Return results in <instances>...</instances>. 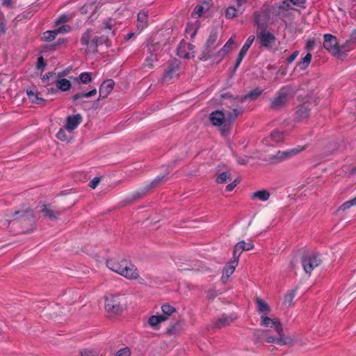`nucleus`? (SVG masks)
Listing matches in <instances>:
<instances>
[{
  "instance_id": "nucleus-1",
  "label": "nucleus",
  "mask_w": 356,
  "mask_h": 356,
  "mask_svg": "<svg viewBox=\"0 0 356 356\" xmlns=\"http://www.w3.org/2000/svg\"><path fill=\"white\" fill-rule=\"evenodd\" d=\"M106 266L110 270L127 279L136 280L139 277L136 267L127 260L118 261L115 259H109L106 261Z\"/></svg>"
},
{
  "instance_id": "nucleus-2",
  "label": "nucleus",
  "mask_w": 356,
  "mask_h": 356,
  "mask_svg": "<svg viewBox=\"0 0 356 356\" xmlns=\"http://www.w3.org/2000/svg\"><path fill=\"white\" fill-rule=\"evenodd\" d=\"M292 94V88L290 86H282L276 93L275 97L271 100L270 108L273 110H279L284 107L288 102Z\"/></svg>"
},
{
  "instance_id": "nucleus-3",
  "label": "nucleus",
  "mask_w": 356,
  "mask_h": 356,
  "mask_svg": "<svg viewBox=\"0 0 356 356\" xmlns=\"http://www.w3.org/2000/svg\"><path fill=\"white\" fill-rule=\"evenodd\" d=\"M225 113L221 111H215L209 115V120L214 126H219L220 131L223 136H226L230 130V124L225 118Z\"/></svg>"
},
{
  "instance_id": "nucleus-4",
  "label": "nucleus",
  "mask_w": 356,
  "mask_h": 356,
  "mask_svg": "<svg viewBox=\"0 0 356 356\" xmlns=\"http://www.w3.org/2000/svg\"><path fill=\"white\" fill-rule=\"evenodd\" d=\"M124 309V305L122 304L119 296L111 294L106 297L105 309L111 315H119Z\"/></svg>"
},
{
  "instance_id": "nucleus-5",
  "label": "nucleus",
  "mask_w": 356,
  "mask_h": 356,
  "mask_svg": "<svg viewBox=\"0 0 356 356\" xmlns=\"http://www.w3.org/2000/svg\"><path fill=\"white\" fill-rule=\"evenodd\" d=\"M322 263V259L319 255L314 253L307 254L302 259V265L305 272L310 274L312 271L316 267L319 266Z\"/></svg>"
},
{
  "instance_id": "nucleus-6",
  "label": "nucleus",
  "mask_w": 356,
  "mask_h": 356,
  "mask_svg": "<svg viewBox=\"0 0 356 356\" xmlns=\"http://www.w3.org/2000/svg\"><path fill=\"white\" fill-rule=\"evenodd\" d=\"M243 100V98L234 99L232 100L234 103L232 107H230L229 111H226V116L227 117V121H229V124L243 113V108L238 104V102H242Z\"/></svg>"
},
{
  "instance_id": "nucleus-7",
  "label": "nucleus",
  "mask_w": 356,
  "mask_h": 356,
  "mask_svg": "<svg viewBox=\"0 0 356 356\" xmlns=\"http://www.w3.org/2000/svg\"><path fill=\"white\" fill-rule=\"evenodd\" d=\"M268 343H276L279 346H293L294 340L290 337H285L283 329L281 332H277V337L269 335L266 337Z\"/></svg>"
},
{
  "instance_id": "nucleus-8",
  "label": "nucleus",
  "mask_w": 356,
  "mask_h": 356,
  "mask_svg": "<svg viewBox=\"0 0 356 356\" xmlns=\"http://www.w3.org/2000/svg\"><path fill=\"white\" fill-rule=\"evenodd\" d=\"M257 38L261 46L266 48H270L276 40L275 35L266 29L258 33Z\"/></svg>"
},
{
  "instance_id": "nucleus-9",
  "label": "nucleus",
  "mask_w": 356,
  "mask_h": 356,
  "mask_svg": "<svg viewBox=\"0 0 356 356\" xmlns=\"http://www.w3.org/2000/svg\"><path fill=\"white\" fill-rule=\"evenodd\" d=\"M323 47L334 55L339 52V49L337 45V39L331 34L324 35Z\"/></svg>"
},
{
  "instance_id": "nucleus-10",
  "label": "nucleus",
  "mask_w": 356,
  "mask_h": 356,
  "mask_svg": "<svg viewBox=\"0 0 356 356\" xmlns=\"http://www.w3.org/2000/svg\"><path fill=\"white\" fill-rule=\"evenodd\" d=\"M304 149L305 147L298 146L297 147L290 149L286 151H278L275 156V159L277 162H281L299 154Z\"/></svg>"
},
{
  "instance_id": "nucleus-11",
  "label": "nucleus",
  "mask_w": 356,
  "mask_h": 356,
  "mask_svg": "<svg viewBox=\"0 0 356 356\" xmlns=\"http://www.w3.org/2000/svg\"><path fill=\"white\" fill-rule=\"evenodd\" d=\"M165 175H159L152 181L144 186L143 188L136 191L134 194L135 198H141L150 190L158 186L161 181L164 179Z\"/></svg>"
},
{
  "instance_id": "nucleus-12",
  "label": "nucleus",
  "mask_w": 356,
  "mask_h": 356,
  "mask_svg": "<svg viewBox=\"0 0 356 356\" xmlns=\"http://www.w3.org/2000/svg\"><path fill=\"white\" fill-rule=\"evenodd\" d=\"M12 217L13 220H19L20 221L33 222L35 219L34 212L31 209L16 211L13 213Z\"/></svg>"
},
{
  "instance_id": "nucleus-13",
  "label": "nucleus",
  "mask_w": 356,
  "mask_h": 356,
  "mask_svg": "<svg viewBox=\"0 0 356 356\" xmlns=\"http://www.w3.org/2000/svg\"><path fill=\"white\" fill-rule=\"evenodd\" d=\"M218 33L217 29H212L206 42L205 53L208 55V56H211V53L216 48V43L218 39Z\"/></svg>"
},
{
  "instance_id": "nucleus-14",
  "label": "nucleus",
  "mask_w": 356,
  "mask_h": 356,
  "mask_svg": "<svg viewBox=\"0 0 356 356\" xmlns=\"http://www.w3.org/2000/svg\"><path fill=\"white\" fill-rule=\"evenodd\" d=\"M261 325L264 327H274L277 332H282V325L277 319H273L267 316V315H261Z\"/></svg>"
},
{
  "instance_id": "nucleus-15",
  "label": "nucleus",
  "mask_w": 356,
  "mask_h": 356,
  "mask_svg": "<svg viewBox=\"0 0 356 356\" xmlns=\"http://www.w3.org/2000/svg\"><path fill=\"white\" fill-rule=\"evenodd\" d=\"M82 122V116L81 114L69 115L66 119L65 129L67 131H73L76 129Z\"/></svg>"
},
{
  "instance_id": "nucleus-16",
  "label": "nucleus",
  "mask_w": 356,
  "mask_h": 356,
  "mask_svg": "<svg viewBox=\"0 0 356 356\" xmlns=\"http://www.w3.org/2000/svg\"><path fill=\"white\" fill-rule=\"evenodd\" d=\"M41 213L44 217L51 220H57L61 215V212L53 209L50 204H44L42 206Z\"/></svg>"
},
{
  "instance_id": "nucleus-17",
  "label": "nucleus",
  "mask_w": 356,
  "mask_h": 356,
  "mask_svg": "<svg viewBox=\"0 0 356 356\" xmlns=\"http://www.w3.org/2000/svg\"><path fill=\"white\" fill-rule=\"evenodd\" d=\"M114 86V81L112 79L105 80L99 89V97L106 98L112 91Z\"/></svg>"
},
{
  "instance_id": "nucleus-18",
  "label": "nucleus",
  "mask_w": 356,
  "mask_h": 356,
  "mask_svg": "<svg viewBox=\"0 0 356 356\" xmlns=\"http://www.w3.org/2000/svg\"><path fill=\"white\" fill-rule=\"evenodd\" d=\"M179 66L176 64H172L168 67V70L164 73L163 79L164 81H170L173 77H177L179 73Z\"/></svg>"
},
{
  "instance_id": "nucleus-19",
  "label": "nucleus",
  "mask_w": 356,
  "mask_h": 356,
  "mask_svg": "<svg viewBox=\"0 0 356 356\" xmlns=\"http://www.w3.org/2000/svg\"><path fill=\"white\" fill-rule=\"evenodd\" d=\"M310 113V108L308 106L304 104L298 106L295 113V118L298 120H302L307 118Z\"/></svg>"
},
{
  "instance_id": "nucleus-20",
  "label": "nucleus",
  "mask_w": 356,
  "mask_h": 356,
  "mask_svg": "<svg viewBox=\"0 0 356 356\" xmlns=\"http://www.w3.org/2000/svg\"><path fill=\"white\" fill-rule=\"evenodd\" d=\"M137 28L140 31H143L148 24V14L145 11H140L138 14Z\"/></svg>"
},
{
  "instance_id": "nucleus-21",
  "label": "nucleus",
  "mask_w": 356,
  "mask_h": 356,
  "mask_svg": "<svg viewBox=\"0 0 356 356\" xmlns=\"http://www.w3.org/2000/svg\"><path fill=\"white\" fill-rule=\"evenodd\" d=\"M237 265L238 261L236 259H233L229 264L226 265L223 268L222 279L228 278L232 275Z\"/></svg>"
},
{
  "instance_id": "nucleus-22",
  "label": "nucleus",
  "mask_w": 356,
  "mask_h": 356,
  "mask_svg": "<svg viewBox=\"0 0 356 356\" xmlns=\"http://www.w3.org/2000/svg\"><path fill=\"white\" fill-rule=\"evenodd\" d=\"M256 304L257 307V311L261 315H268L270 312V307L269 305L261 298L257 297L256 298Z\"/></svg>"
},
{
  "instance_id": "nucleus-23",
  "label": "nucleus",
  "mask_w": 356,
  "mask_h": 356,
  "mask_svg": "<svg viewBox=\"0 0 356 356\" xmlns=\"http://www.w3.org/2000/svg\"><path fill=\"white\" fill-rule=\"evenodd\" d=\"M166 321V318H164L161 315H152L148 319V324L154 329L159 330L160 328V323Z\"/></svg>"
},
{
  "instance_id": "nucleus-24",
  "label": "nucleus",
  "mask_w": 356,
  "mask_h": 356,
  "mask_svg": "<svg viewBox=\"0 0 356 356\" xmlns=\"http://www.w3.org/2000/svg\"><path fill=\"white\" fill-rule=\"evenodd\" d=\"M234 319V318L232 316L222 315L215 322L214 325L216 327L222 328L229 325L232 322H233Z\"/></svg>"
},
{
  "instance_id": "nucleus-25",
  "label": "nucleus",
  "mask_w": 356,
  "mask_h": 356,
  "mask_svg": "<svg viewBox=\"0 0 356 356\" xmlns=\"http://www.w3.org/2000/svg\"><path fill=\"white\" fill-rule=\"evenodd\" d=\"M26 94L32 103L40 104L44 102V99L38 97V92L34 89L26 90Z\"/></svg>"
},
{
  "instance_id": "nucleus-26",
  "label": "nucleus",
  "mask_w": 356,
  "mask_h": 356,
  "mask_svg": "<svg viewBox=\"0 0 356 356\" xmlns=\"http://www.w3.org/2000/svg\"><path fill=\"white\" fill-rule=\"evenodd\" d=\"M270 195V193L268 191L260 190L252 193V199L265 202L269 199Z\"/></svg>"
},
{
  "instance_id": "nucleus-27",
  "label": "nucleus",
  "mask_w": 356,
  "mask_h": 356,
  "mask_svg": "<svg viewBox=\"0 0 356 356\" xmlns=\"http://www.w3.org/2000/svg\"><path fill=\"white\" fill-rule=\"evenodd\" d=\"M56 86L62 92H66L71 88L72 84L67 79H60L56 81Z\"/></svg>"
},
{
  "instance_id": "nucleus-28",
  "label": "nucleus",
  "mask_w": 356,
  "mask_h": 356,
  "mask_svg": "<svg viewBox=\"0 0 356 356\" xmlns=\"http://www.w3.org/2000/svg\"><path fill=\"white\" fill-rule=\"evenodd\" d=\"M177 50V55L181 58L188 59V58L194 57L193 52H192V53H191L189 51L186 52L187 49H186V45H182V43H181L179 45Z\"/></svg>"
},
{
  "instance_id": "nucleus-29",
  "label": "nucleus",
  "mask_w": 356,
  "mask_h": 356,
  "mask_svg": "<svg viewBox=\"0 0 356 356\" xmlns=\"http://www.w3.org/2000/svg\"><path fill=\"white\" fill-rule=\"evenodd\" d=\"M97 94V90L95 88L91 90L88 92H79L72 96V100L76 102L83 97H90L95 96Z\"/></svg>"
},
{
  "instance_id": "nucleus-30",
  "label": "nucleus",
  "mask_w": 356,
  "mask_h": 356,
  "mask_svg": "<svg viewBox=\"0 0 356 356\" xmlns=\"http://www.w3.org/2000/svg\"><path fill=\"white\" fill-rule=\"evenodd\" d=\"M161 310L163 314L160 315L163 316L164 318H166V321L168 319L169 316L176 311L174 307L168 304L163 305L161 307Z\"/></svg>"
},
{
  "instance_id": "nucleus-31",
  "label": "nucleus",
  "mask_w": 356,
  "mask_h": 356,
  "mask_svg": "<svg viewBox=\"0 0 356 356\" xmlns=\"http://www.w3.org/2000/svg\"><path fill=\"white\" fill-rule=\"evenodd\" d=\"M255 38L254 35H250L248 38V39L246 40L245 44H243V46L242 47L239 54L243 55L245 56L248 49H250V47H251L252 44L253 43L254 40Z\"/></svg>"
},
{
  "instance_id": "nucleus-32",
  "label": "nucleus",
  "mask_w": 356,
  "mask_h": 356,
  "mask_svg": "<svg viewBox=\"0 0 356 356\" xmlns=\"http://www.w3.org/2000/svg\"><path fill=\"white\" fill-rule=\"evenodd\" d=\"M161 49V45L159 42L151 44L147 46V51L149 55H156L157 56L158 53L160 52Z\"/></svg>"
},
{
  "instance_id": "nucleus-33",
  "label": "nucleus",
  "mask_w": 356,
  "mask_h": 356,
  "mask_svg": "<svg viewBox=\"0 0 356 356\" xmlns=\"http://www.w3.org/2000/svg\"><path fill=\"white\" fill-rule=\"evenodd\" d=\"M244 245V241H241L236 244L233 251V259H236L238 261V258L243 252L241 249V245Z\"/></svg>"
},
{
  "instance_id": "nucleus-34",
  "label": "nucleus",
  "mask_w": 356,
  "mask_h": 356,
  "mask_svg": "<svg viewBox=\"0 0 356 356\" xmlns=\"http://www.w3.org/2000/svg\"><path fill=\"white\" fill-rule=\"evenodd\" d=\"M312 60V54L307 53V55L299 62L298 65L302 70H305L309 65Z\"/></svg>"
},
{
  "instance_id": "nucleus-35",
  "label": "nucleus",
  "mask_w": 356,
  "mask_h": 356,
  "mask_svg": "<svg viewBox=\"0 0 356 356\" xmlns=\"http://www.w3.org/2000/svg\"><path fill=\"white\" fill-rule=\"evenodd\" d=\"M91 33L92 31L90 29H88L86 31H85L81 38V44L83 46H88L89 45V41L91 39Z\"/></svg>"
},
{
  "instance_id": "nucleus-36",
  "label": "nucleus",
  "mask_w": 356,
  "mask_h": 356,
  "mask_svg": "<svg viewBox=\"0 0 356 356\" xmlns=\"http://www.w3.org/2000/svg\"><path fill=\"white\" fill-rule=\"evenodd\" d=\"M56 35L57 34L55 29L52 31H47L43 33L42 40L45 42H51L56 38Z\"/></svg>"
},
{
  "instance_id": "nucleus-37",
  "label": "nucleus",
  "mask_w": 356,
  "mask_h": 356,
  "mask_svg": "<svg viewBox=\"0 0 356 356\" xmlns=\"http://www.w3.org/2000/svg\"><path fill=\"white\" fill-rule=\"evenodd\" d=\"M231 174L228 172L220 173L216 178V182L218 184H224L227 180H231Z\"/></svg>"
},
{
  "instance_id": "nucleus-38",
  "label": "nucleus",
  "mask_w": 356,
  "mask_h": 356,
  "mask_svg": "<svg viewBox=\"0 0 356 356\" xmlns=\"http://www.w3.org/2000/svg\"><path fill=\"white\" fill-rule=\"evenodd\" d=\"M157 60L158 58L156 55H149L145 58L143 65L151 69L153 67V63Z\"/></svg>"
},
{
  "instance_id": "nucleus-39",
  "label": "nucleus",
  "mask_w": 356,
  "mask_h": 356,
  "mask_svg": "<svg viewBox=\"0 0 356 356\" xmlns=\"http://www.w3.org/2000/svg\"><path fill=\"white\" fill-rule=\"evenodd\" d=\"M270 136L272 140L276 143L282 142L284 139L283 132L277 130L272 131Z\"/></svg>"
},
{
  "instance_id": "nucleus-40",
  "label": "nucleus",
  "mask_w": 356,
  "mask_h": 356,
  "mask_svg": "<svg viewBox=\"0 0 356 356\" xmlns=\"http://www.w3.org/2000/svg\"><path fill=\"white\" fill-rule=\"evenodd\" d=\"M353 206H356V202H355V198H353V200H348V201H346L344 203H343L338 209V211H345L348 209H350L351 207Z\"/></svg>"
},
{
  "instance_id": "nucleus-41",
  "label": "nucleus",
  "mask_w": 356,
  "mask_h": 356,
  "mask_svg": "<svg viewBox=\"0 0 356 356\" xmlns=\"http://www.w3.org/2000/svg\"><path fill=\"white\" fill-rule=\"evenodd\" d=\"M305 1L306 0H283L282 3L289 8L291 5L302 6Z\"/></svg>"
},
{
  "instance_id": "nucleus-42",
  "label": "nucleus",
  "mask_w": 356,
  "mask_h": 356,
  "mask_svg": "<svg viewBox=\"0 0 356 356\" xmlns=\"http://www.w3.org/2000/svg\"><path fill=\"white\" fill-rule=\"evenodd\" d=\"M179 326V322L177 321L175 323L169 326L166 330V333L169 335H175L179 332L178 327Z\"/></svg>"
},
{
  "instance_id": "nucleus-43",
  "label": "nucleus",
  "mask_w": 356,
  "mask_h": 356,
  "mask_svg": "<svg viewBox=\"0 0 356 356\" xmlns=\"http://www.w3.org/2000/svg\"><path fill=\"white\" fill-rule=\"evenodd\" d=\"M262 93V90L259 88H255L251 90L244 99H255Z\"/></svg>"
},
{
  "instance_id": "nucleus-44",
  "label": "nucleus",
  "mask_w": 356,
  "mask_h": 356,
  "mask_svg": "<svg viewBox=\"0 0 356 356\" xmlns=\"http://www.w3.org/2000/svg\"><path fill=\"white\" fill-rule=\"evenodd\" d=\"M79 79L81 83L88 84L92 81L91 73L90 72H82L79 75Z\"/></svg>"
},
{
  "instance_id": "nucleus-45",
  "label": "nucleus",
  "mask_w": 356,
  "mask_h": 356,
  "mask_svg": "<svg viewBox=\"0 0 356 356\" xmlns=\"http://www.w3.org/2000/svg\"><path fill=\"white\" fill-rule=\"evenodd\" d=\"M295 296H296L295 291H289L284 296V303L285 305H290L292 303L293 298H295Z\"/></svg>"
},
{
  "instance_id": "nucleus-46",
  "label": "nucleus",
  "mask_w": 356,
  "mask_h": 356,
  "mask_svg": "<svg viewBox=\"0 0 356 356\" xmlns=\"http://www.w3.org/2000/svg\"><path fill=\"white\" fill-rule=\"evenodd\" d=\"M81 356H98L99 353L92 348H86L80 351Z\"/></svg>"
},
{
  "instance_id": "nucleus-47",
  "label": "nucleus",
  "mask_w": 356,
  "mask_h": 356,
  "mask_svg": "<svg viewBox=\"0 0 356 356\" xmlns=\"http://www.w3.org/2000/svg\"><path fill=\"white\" fill-rule=\"evenodd\" d=\"M234 44V40L231 38L229 39V40L226 42V44L224 45V47L221 49L220 52H223L224 54H227L230 50V47Z\"/></svg>"
},
{
  "instance_id": "nucleus-48",
  "label": "nucleus",
  "mask_w": 356,
  "mask_h": 356,
  "mask_svg": "<svg viewBox=\"0 0 356 356\" xmlns=\"http://www.w3.org/2000/svg\"><path fill=\"white\" fill-rule=\"evenodd\" d=\"M56 137L62 141H66L68 139L65 129L60 128L56 134Z\"/></svg>"
},
{
  "instance_id": "nucleus-49",
  "label": "nucleus",
  "mask_w": 356,
  "mask_h": 356,
  "mask_svg": "<svg viewBox=\"0 0 356 356\" xmlns=\"http://www.w3.org/2000/svg\"><path fill=\"white\" fill-rule=\"evenodd\" d=\"M87 47V50H86V53H96L97 51V45L95 44V42L92 41V40H90L89 41V45L88 46H86Z\"/></svg>"
},
{
  "instance_id": "nucleus-50",
  "label": "nucleus",
  "mask_w": 356,
  "mask_h": 356,
  "mask_svg": "<svg viewBox=\"0 0 356 356\" xmlns=\"http://www.w3.org/2000/svg\"><path fill=\"white\" fill-rule=\"evenodd\" d=\"M236 10L234 7H229L226 11V17L228 19L234 18L236 16Z\"/></svg>"
},
{
  "instance_id": "nucleus-51",
  "label": "nucleus",
  "mask_w": 356,
  "mask_h": 356,
  "mask_svg": "<svg viewBox=\"0 0 356 356\" xmlns=\"http://www.w3.org/2000/svg\"><path fill=\"white\" fill-rule=\"evenodd\" d=\"M203 12V7L201 5H197L195 7L193 12L192 13L193 17H199L202 15Z\"/></svg>"
},
{
  "instance_id": "nucleus-52",
  "label": "nucleus",
  "mask_w": 356,
  "mask_h": 356,
  "mask_svg": "<svg viewBox=\"0 0 356 356\" xmlns=\"http://www.w3.org/2000/svg\"><path fill=\"white\" fill-rule=\"evenodd\" d=\"M70 30H71V27L69 25H67V24L63 25V26L58 27V29H55L57 35L58 33H68V32H70Z\"/></svg>"
},
{
  "instance_id": "nucleus-53",
  "label": "nucleus",
  "mask_w": 356,
  "mask_h": 356,
  "mask_svg": "<svg viewBox=\"0 0 356 356\" xmlns=\"http://www.w3.org/2000/svg\"><path fill=\"white\" fill-rule=\"evenodd\" d=\"M45 65H46V63H45L44 58L42 56H39L38 58V62H37V65H36L37 68L38 70H43Z\"/></svg>"
},
{
  "instance_id": "nucleus-54",
  "label": "nucleus",
  "mask_w": 356,
  "mask_h": 356,
  "mask_svg": "<svg viewBox=\"0 0 356 356\" xmlns=\"http://www.w3.org/2000/svg\"><path fill=\"white\" fill-rule=\"evenodd\" d=\"M254 245L252 241L245 242L244 245H241V249L243 251H248L250 250H252Z\"/></svg>"
},
{
  "instance_id": "nucleus-55",
  "label": "nucleus",
  "mask_w": 356,
  "mask_h": 356,
  "mask_svg": "<svg viewBox=\"0 0 356 356\" xmlns=\"http://www.w3.org/2000/svg\"><path fill=\"white\" fill-rule=\"evenodd\" d=\"M131 353L128 348L120 349L117 353V356H130Z\"/></svg>"
},
{
  "instance_id": "nucleus-56",
  "label": "nucleus",
  "mask_w": 356,
  "mask_h": 356,
  "mask_svg": "<svg viewBox=\"0 0 356 356\" xmlns=\"http://www.w3.org/2000/svg\"><path fill=\"white\" fill-rule=\"evenodd\" d=\"M100 182V179L97 177H94L90 182L89 186L93 189H95Z\"/></svg>"
},
{
  "instance_id": "nucleus-57",
  "label": "nucleus",
  "mask_w": 356,
  "mask_h": 356,
  "mask_svg": "<svg viewBox=\"0 0 356 356\" xmlns=\"http://www.w3.org/2000/svg\"><path fill=\"white\" fill-rule=\"evenodd\" d=\"M239 183V181L238 179H235L232 183L228 184L226 186V191H232L234 190V188L236 186L237 184Z\"/></svg>"
},
{
  "instance_id": "nucleus-58",
  "label": "nucleus",
  "mask_w": 356,
  "mask_h": 356,
  "mask_svg": "<svg viewBox=\"0 0 356 356\" xmlns=\"http://www.w3.org/2000/svg\"><path fill=\"white\" fill-rule=\"evenodd\" d=\"M315 45V40L310 39L307 42L306 44V49L309 51H311L314 49Z\"/></svg>"
},
{
  "instance_id": "nucleus-59",
  "label": "nucleus",
  "mask_w": 356,
  "mask_h": 356,
  "mask_svg": "<svg viewBox=\"0 0 356 356\" xmlns=\"http://www.w3.org/2000/svg\"><path fill=\"white\" fill-rule=\"evenodd\" d=\"M69 18L66 15H62L60 16L57 20H56V24L59 25L63 23H65L68 21Z\"/></svg>"
},
{
  "instance_id": "nucleus-60",
  "label": "nucleus",
  "mask_w": 356,
  "mask_h": 356,
  "mask_svg": "<svg viewBox=\"0 0 356 356\" xmlns=\"http://www.w3.org/2000/svg\"><path fill=\"white\" fill-rule=\"evenodd\" d=\"M298 51H295L287 59L289 63H291L298 56Z\"/></svg>"
},
{
  "instance_id": "nucleus-61",
  "label": "nucleus",
  "mask_w": 356,
  "mask_h": 356,
  "mask_svg": "<svg viewBox=\"0 0 356 356\" xmlns=\"http://www.w3.org/2000/svg\"><path fill=\"white\" fill-rule=\"evenodd\" d=\"M245 56L238 54V58L236 59V63H235V69L238 68L240 65L241 63L242 62L243 59L244 58Z\"/></svg>"
},
{
  "instance_id": "nucleus-62",
  "label": "nucleus",
  "mask_w": 356,
  "mask_h": 356,
  "mask_svg": "<svg viewBox=\"0 0 356 356\" xmlns=\"http://www.w3.org/2000/svg\"><path fill=\"white\" fill-rule=\"evenodd\" d=\"M182 45H186V49L188 51H192L195 47L193 44L190 43H183Z\"/></svg>"
},
{
  "instance_id": "nucleus-63",
  "label": "nucleus",
  "mask_w": 356,
  "mask_h": 356,
  "mask_svg": "<svg viewBox=\"0 0 356 356\" xmlns=\"http://www.w3.org/2000/svg\"><path fill=\"white\" fill-rule=\"evenodd\" d=\"M6 31L5 24L0 21V35L4 33Z\"/></svg>"
},
{
  "instance_id": "nucleus-64",
  "label": "nucleus",
  "mask_w": 356,
  "mask_h": 356,
  "mask_svg": "<svg viewBox=\"0 0 356 356\" xmlns=\"http://www.w3.org/2000/svg\"><path fill=\"white\" fill-rule=\"evenodd\" d=\"M238 163L241 164V165H245L247 163V160L245 159H243V158H238L236 159Z\"/></svg>"
}]
</instances>
